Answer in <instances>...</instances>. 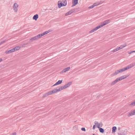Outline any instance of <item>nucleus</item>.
Segmentation results:
<instances>
[{
	"label": "nucleus",
	"mask_w": 135,
	"mask_h": 135,
	"mask_svg": "<svg viewBox=\"0 0 135 135\" xmlns=\"http://www.w3.org/2000/svg\"><path fill=\"white\" fill-rule=\"evenodd\" d=\"M128 76H127L126 75L122 76L119 78L116 79L111 84L112 85H113L116 83L118 81L125 79L128 77Z\"/></svg>",
	"instance_id": "1"
},
{
	"label": "nucleus",
	"mask_w": 135,
	"mask_h": 135,
	"mask_svg": "<svg viewBox=\"0 0 135 135\" xmlns=\"http://www.w3.org/2000/svg\"><path fill=\"white\" fill-rule=\"evenodd\" d=\"M58 7L60 8L61 7L64 6L67 4V1L66 0L62 1V2L59 1L58 2Z\"/></svg>",
	"instance_id": "2"
},
{
	"label": "nucleus",
	"mask_w": 135,
	"mask_h": 135,
	"mask_svg": "<svg viewBox=\"0 0 135 135\" xmlns=\"http://www.w3.org/2000/svg\"><path fill=\"white\" fill-rule=\"evenodd\" d=\"M103 3V1H101L100 2H98L92 5L89 7L88 8H93L95 6H98L100 4H101Z\"/></svg>",
	"instance_id": "3"
},
{
	"label": "nucleus",
	"mask_w": 135,
	"mask_h": 135,
	"mask_svg": "<svg viewBox=\"0 0 135 135\" xmlns=\"http://www.w3.org/2000/svg\"><path fill=\"white\" fill-rule=\"evenodd\" d=\"M95 124L96 125V126L98 128H100V127H101L103 126V124L102 123H99L98 122H95Z\"/></svg>",
	"instance_id": "4"
},
{
	"label": "nucleus",
	"mask_w": 135,
	"mask_h": 135,
	"mask_svg": "<svg viewBox=\"0 0 135 135\" xmlns=\"http://www.w3.org/2000/svg\"><path fill=\"white\" fill-rule=\"evenodd\" d=\"M78 0H72V6H76L78 3Z\"/></svg>",
	"instance_id": "5"
},
{
	"label": "nucleus",
	"mask_w": 135,
	"mask_h": 135,
	"mask_svg": "<svg viewBox=\"0 0 135 135\" xmlns=\"http://www.w3.org/2000/svg\"><path fill=\"white\" fill-rule=\"evenodd\" d=\"M18 5L16 3H15L13 5V8L14 10L16 12H17V7Z\"/></svg>",
	"instance_id": "6"
},
{
	"label": "nucleus",
	"mask_w": 135,
	"mask_h": 135,
	"mask_svg": "<svg viewBox=\"0 0 135 135\" xmlns=\"http://www.w3.org/2000/svg\"><path fill=\"white\" fill-rule=\"evenodd\" d=\"M134 115H135V109L129 112L127 115L129 117Z\"/></svg>",
	"instance_id": "7"
},
{
	"label": "nucleus",
	"mask_w": 135,
	"mask_h": 135,
	"mask_svg": "<svg viewBox=\"0 0 135 135\" xmlns=\"http://www.w3.org/2000/svg\"><path fill=\"white\" fill-rule=\"evenodd\" d=\"M110 22V20H107L104 21L103 23L102 24V25L103 26L109 23Z\"/></svg>",
	"instance_id": "8"
},
{
	"label": "nucleus",
	"mask_w": 135,
	"mask_h": 135,
	"mask_svg": "<svg viewBox=\"0 0 135 135\" xmlns=\"http://www.w3.org/2000/svg\"><path fill=\"white\" fill-rule=\"evenodd\" d=\"M57 91V89H54L52 91L49 92L50 94L51 95L53 94L56 93Z\"/></svg>",
	"instance_id": "9"
},
{
	"label": "nucleus",
	"mask_w": 135,
	"mask_h": 135,
	"mask_svg": "<svg viewBox=\"0 0 135 135\" xmlns=\"http://www.w3.org/2000/svg\"><path fill=\"white\" fill-rule=\"evenodd\" d=\"M134 65L133 64H131L128 66L126 67L125 68V69L126 70H127L128 69L132 67H133L134 66Z\"/></svg>",
	"instance_id": "10"
},
{
	"label": "nucleus",
	"mask_w": 135,
	"mask_h": 135,
	"mask_svg": "<svg viewBox=\"0 0 135 135\" xmlns=\"http://www.w3.org/2000/svg\"><path fill=\"white\" fill-rule=\"evenodd\" d=\"M62 82V80H59L58 81L56 82L52 86H55L58 85H59L61 84Z\"/></svg>",
	"instance_id": "11"
},
{
	"label": "nucleus",
	"mask_w": 135,
	"mask_h": 135,
	"mask_svg": "<svg viewBox=\"0 0 135 135\" xmlns=\"http://www.w3.org/2000/svg\"><path fill=\"white\" fill-rule=\"evenodd\" d=\"M14 51V49H13L11 50L6 51L5 52V53L6 54H9V53H10Z\"/></svg>",
	"instance_id": "12"
},
{
	"label": "nucleus",
	"mask_w": 135,
	"mask_h": 135,
	"mask_svg": "<svg viewBox=\"0 0 135 135\" xmlns=\"http://www.w3.org/2000/svg\"><path fill=\"white\" fill-rule=\"evenodd\" d=\"M119 73H120L119 70H117L112 75V76H114L116 75Z\"/></svg>",
	"instance_id": "13"
},
{
	"label": "nucleus",
	"mask_w": 135,
	"mask_h": 135,
	"mask_svg": "<svg viewBox=\"0 0 135 135\" xmlns=\"http://www.w3.org/2000/svg\"><path fill=\"white\" fill-rule=\"evenodd\" d=\"M126 46V44H124L123 45H121L119 47L120 50L122 49Z\"/></svg>",
	"instance_id": "14"
},
{
	"label": "nucleus",
	"mask_w": 135,
	"mask_h": 135,
	"mask_svg": "<svg viewBox=\"0 0 135 135\" xmlns=\"http://www.w3.org/2000/svg\"><path fill=\"white\" fill-rule=\"evenodd\" d=\"M38 18V14H36L34 15L33 17V19L35 20H36Z\"/></svg>",
	"instance_id": "15"
},
{
	"label": "nucleus",
	"mask_w": 135,
	"mask_h": 135,
	"mask_svg": "<svg viewBox=\"0 0 135 135\" xmlns=\"http://www.w3.org/2000/svg\"><path fill=\"white\" fill-rule=\"evenodd\" d=\"M98 29L97 28V27H96L95 28H94L91 31H90L89 32V33H92L94 32L95 31L97 30Z\"/></svg>",
	"instance_id": "16"
},
{
	"label": "nucleus",
	"mask_w": 135,
	"mask_h": 135,
	"mask_svg": "<svg viewBox=\"0 0 135 135\" xmlns=\"http://www.w3.org/2000/svg\"><path fill=\"white\" fill-rule=\"evenodd\" d=\"M50 95V94L49 93V92L44 94L42 96V98H45V97H47V96H48Z\"/></svg>",
	"instance_id": "17"
},
{
	"label": "nucleus",
	"mask_w": 135,
	"mask_h": 135,
	"mask_svg": "<svg viewBox=\"0 0 135 135\" xmlns=\"http://www.w3.org/2000/svg\"><path fill=\"white\" fill-rule=\"evenodd\" d=\"M51 31L50 30H49L48 31H46L44 33H42V34L43 35V36H44V35L48 33H49L50 32H51Z\"/></svg>",
	"instance_id": "18"
},
{
	"label": "nucleus",
	"mask_w": 135,
	"mask_h": 135,
	"mask_svg": "<svg viewBox=\"0 0 135 135\" xmlns=\"http://www.w3.org/2000/svg\"><path fill=\"white\" fill-rule=\"evenodd\" d=\"M68 87V83L66 84L65 85L61 86V89L62 90L65 89Z\"/></svg>",
	"instance_id": "19"
},
{
	"label": "nucleus",
	"mask_w": 135,
	"mask_h": 135,
	"mask_svg": "<svg viewBox=\"0 0 135 135\" xmlns=\"http://www.w3.org/2000/svg\"><path fill=\"white\" fill-rule=\"evenodd\" d=\"M117 129V127H114L112 128V132L113 133H114L115 132V131Z\"/></svg>",
	"instance_id": "20"
},
{
	"label": "nucleus",
	"mask_w": 135,
	"mask_h": 135,
	"mask_svg": "<svg viewBox=\"0 0 135 135\" xmlns=\"http://www.w3.org/2000/svg\"><path fill=\"white\" fill-rule=\"evenodd\" d=\"M120 49H119V47H118L115 49H114L113 51H112V52H117V51H118V50H120Z\"/></svg>",
	"instance_id": "21"
},
{
	"label": "nucleus",
	"mask_w": 135,
	"mask_h": 135,
	"mask_svg": "<svg viewBox=\"0 0 135 135\" xmlns=\"http://www.w3.org/2000/svg\"><path fill=\"white\" fill-rule=\"evenodd\" d=\"M37 39V38H36V36H35L34 37H33L31 38L30 40H29L30 41H33V40H36Z\"/></svg>",
	"instance_id": "22"
},
{
	"label": "nucleus",
	"mask_w": 135,
	"mask_h": 135,
	"mask_svg": "<svg viewBox=\"0 0 135 135\" xmlns=\"http://www.w3.org/2000/svg\"><path fill=\"white\" fill-rule=\"evenodd\" d=\"M118 70L119 71L120 73H122L126 70L125 68L121 69H120Z\"/></svg>",
	"instance_id": "23"
},
{
	"label": "nucleus",
	"mask_w": 135,
	"mask_h": 135,
	"mask_svg": "<svg viewBox=\"0 0 135 135\" xmlns=\"http://www.w3.org/2000/svg\"><path fill=\"white\" fill-rule=\"evenodd\" d=\"M20 47L19 46H16L14 48H13L14 49V50L15 51L17 50L20 49Z\"/></svg>",
	"instance_id": "24"
},
{
	"label": "nucleus",
	"mask_w": 135,
	"mask_h": 135,
	"mask_svg": "<svg viewBox=\"0 0 135 135\" xmlns=\"http://www.w3.org/2000/svg\"><path fill=\"white\" fill-rule=\"evenodd\" d=\"M43 36L42 33L39 34L37 36H36V38L37 39H38L40 37H41V36Z\"/></svg>",
	"instance_id": "25"
},
{
	"label": "nucleus",
	"mask_w": 135,
	"mask_h": 135,
	"mask_svg": "<svg viewBox=\"0 0 135 135\" xmlns=\"http://www.w3.org/2000/svg\"><path fill=\"white\" fill-rule=\"evenodd\" d=\"M74 9H72L70 11L68 12V15H70L72 13L74 12Z\"/></svg>",
	"instance_id": "26"
},
{
	"label": "nucleus",
	"mask_w": 135,
	"mask_h": 135,
	"mask_svg": "<svg viewBox=\"0 0 135 135\" xmlns=\"http://www.w3.org/2000/svg\"><path fill=\"white\" fill-rule=\"evenodd\" d=\"M68 71V67L64 69L61 72L62 73H65L66 71Z\"/></svg>",
	"instance_id": "27"
},
{
	"label": "nucleus",
	"mask_w": 135,
	"mask_h": 135,
	"mask_svg": "<svg viewBox=\"0 0 135 135\" xmlns=\"http://www.w3.org/2000/svg\"><path fill=\"white\" fill-rule=\"evenodd\" d=\"M31 42H32L31 41H29V42H28L25 43L23 44V45L22 46H23L24 45H27L30 44L31 43Z\"/></svg>",
	"instance_id": "28"
},
{
	"label": "nucleus",
	"mask_w": 135,
	"mask_h": 135,
	"mask_svg": "<svg viewBox=\"0 0 135 135\" xmlns=\"http://www.w3.org/2000/svg\"><path fill=\"white\" fill-rule=\"evenodd\" d=\"M99 130L100 132L101 133H103L104 132V130L102 128H100Z\"/></svg>",
	"instance_id": "29"
},
{
	"label": "nucleus",
	"mask_w": 135,
	"mask_h": 135,
	"mask_svg": "<svg viewBox=\"0 0 135 135\" xmlns=\"http://www.w3.org/2000/svg\"><path fill=\"white\" fill-rule=\"evenodd\" d=\"M103 26V25H102V24L100 25L99 26H97V28L98 29L102 27Z\"/></svg>",
	"instance_id": "30"
},
{
	"label": "nucleus",
	"mask_w": 135,
	"mask_h": 135,
	"mask_svg": "<svg viewBox=\"0 0 135 135\" xmlns=\"http://www.w3.org/2000/svg\"><path fill=\"white\" fill-rule=\"evenodd\" d=\"M7 41V40H4L3 41H1L0 42V45L1 44H2L4 43V42H5Z\"/></svg>",
	"instance_id": "31"
},
{
	"label": "nucleus",
	"mask_w": 135,
	"mask_h": 135,
	"mask_svg": "<svg viewBox=\"0 0 135 135\" xmlns=\"http://www.w3.org/2000/svg\"><path fill=\"white\" fill-rule=\"evenodd\" d=\"M62 90L61 87L60 88H59L58 89H57V91H60Z\"/></svg>",
	"instance_id": "32"
},
{
	"label": "nucleus",
	"mask_w": 135,
	"mask_h": 135,
	"mask_svg": "<svg viewBox=\"0 0 135 135\" xmlns=\"http://www.w3.org/2000/svg\"><path fill=\"white\" fill-rule=\"evenodd\" d=\"M81 130L83 131H85V129L84 128H81Z\"/></svg>",
	"instance_id": "33"
},
{
	"label": "nucleus",
	"mask_w": 135,
	"mask_h": 135,
	"mask_svg": "<svg viewBox=\"0 0 135 135\" xmlns=\"http://www.w3.org/2000/svg\"><path fill=\"white\" fill-rule=\"evenodd\" d=\"M95 126H96V125L95 124V125H94L93 126V129H95Z\"/></svg>",
	"instance_id": "34"
},
{
	"label": "nucleus",
	"mask_w": 135,
	"mask_h": 135,
	"mask_svg": "<svg viewBox=\"0 0 135 135\" xmlns=\"http://www.w3.org/2000/svg\"><path fill=\"white\" fill-rule=\"evenodd\" d=\"M133 51H132L131 52H129L128 54H131L132 53H133L134 52H133Z\"/></svg>",
	"instance_id": "35"
},
{
	"label": "nucleus",
	"mask_w": 135,
	"mask_h": 135,
	"mask_svg": "<svg viewBox=\"0 0 135 135\" xmlns=\"http://www.w3.org/2000/svg\"><path fill=\"white\" fill-rule=\"evenodd\" d=\"M71 82H70L69 83H68V84H69L70 85L71 84Z\"/></svg>",
	"instance_id": "36"
},
{
	"label": "nucleus",
	"mask_w": 135,
	"mask_h": 135,
	"mask_svg": "<svg viewBox=\"0 0 135 135\" xmlns=\"http://www.w3.org/2000/svg\"><path fill=\"white\" fill-rule=\"evenodd\" d=\"M68 15V12L66 13L65 14V16H67Z\"/></svg>",
	"instance_id": "37"
},
{
	"label": "nucleus",
	"mask_w": 135,
	"mask_h": 135,
	"mask_svg": "<svg viewBox=\"0 0 135 135\" xmlns=\"http://www.w3.org/2000/svg\"><path fill=\"white\" fill-rule=\"evenodd\" d=\"M2 58H0V62L2 61Z\"/></svg>",
	"instance_id": "38"
},
{
	"label": "nucleus",
	"mask_w": 135,
	"mask_h": 135,
	"mask_svg": "<svg viewBox=\"0 0 135 135\" xmlns=\"http://www.w3.org/2000/svg\"><path fill=\"white\" fill-rule=\"evenodd\" d=\"M118 130H120V128H118Z\"/></svg>",
	"instance_id": "39"
},
{
	"label": "nucleus",
	"mask_w": 135,
	"mask_h": 135,
	"mask_svg": "<svg viewBox=\"0 0 135 135\" xmlns=\"http://www.w3.org/2000/svg\"><path fill=\"white\" fill-rule=\"evenodd\" d=\"M133 52H135V51H133Z\"/></svg>",
	"instance_id": "40"
},
{
	"label": "nucleus",
	"mask_w": 135,
	"mask_h": 135,
	"mask_svg": "<svg viewBox=\"0 0 135 135\" xmlns=\"http://www.w3.org/2000/svg\"><path fill=\"white\" fill-rule=\"evenodd\" d=\"M70 69V68L68 67V70H69V69Z\"/></svg>",
	"instance_id": "41"
},
{
	"label": "nucleus",
	"mask_w": 135,
	"mask_h": 135,
	"mask_svg": "<svg viewBox=\"0 0 135 135\" xmlns=\"http://www.w3.org/2000/svg\"><path fill=\"white\" fill-rule=\"evenodd\" d=\"M25 45H24L23 46V47L25 46Z\"/></svg>",
	"instance_id": "42"
},
{
	"label": "nucleus",
	"mask_w": 135,
	"mask_h": 135,
	"mask_svg": "<svg viewBox=\"0 0 135 135\" xmlns=\"http://www.w3.org/2000/svg\"><path fill=\"white\" fill-rule=\"evenodd\" d=\"M93 135H94V134H93Z\"/></svg>",
	"instance_id": "43"
}]
</instances>
